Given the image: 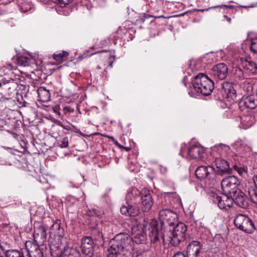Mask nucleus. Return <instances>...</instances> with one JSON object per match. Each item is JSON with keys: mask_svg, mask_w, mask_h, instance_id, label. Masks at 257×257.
Returning a JSON list of instances; mask_svg holds the SVG:
<instances>
[{"mask_svg": "<svg viewBox=\"0 0 257 257\" xmlns=\"http://www.w3.org/2000/svg\"><path fill=\"white\" fill-rule=\"evenodd\" d=\"M148 228V235L151 241L155 243L162 237L165 241V236L162 235V233L158 229V223L156 220H152L148 223L145 221L139 224L136 223L132 228V239L137 244H141L145 242L146 240L147 229Z\"/></svg>", "mask_w": 257, "mask_h": 257, "instance_id": "1", "label": "nucleus"}, {"mask_svg": "<svg viewBox=\"0 0 257 257\" xmlns=\"http://www.w3.org/2000/svg\"><path fill=\"white\" fill-rule=\"evenodd\" d=\"M130 239L125 233L116 234L110 241L107 257H123V250L129 243Z\"/></svg>", "mask_w": 257, "mask_h": 257, "instance_id": "2", "label": "nucleus"}, {"mask_svg": "<svg viewBox=\"0 0 257 257\" xmlns=\"http://www.w3.org/2000/svg\"><path fill=\"white\" fill-rule=\"evenodd\" d=\"M192 83L196 92L206 96L210 95L214 88L213 82L203 73L196 75Z\"/></svg>", "mask_w": 257, "mask_h": 257, "instance_id": "3", "label": "nucleus"}, {"mask_svg": "<svg viewBox=\"0 0 257 257\" xmlns=\"http://www.w3.org/2000/svg\"><path fill=\"white\" fill-rule=\"evenodd\" d=\"M234 225L238 229L247 233H251L255 230L253 221L246 215L238 214L234 220Z\"/></svg>", "mask_w": 257, "mask_h": 257, "instance_id": "4", "label": "nucleus"}, {"mask_svg": "<svg viewBox=\"0 0 257 257\" xmlns=\"http://www.w3.org/2000/svg\"><path fill=\"white\" fill-rule=\"evenodd\" d=\"M187 226L182 222L178 223L169 233V241L173 246L178 245L185 238Z\"/></svg>", "mask_w": 257, "mask_h": 257, "instance_id": "5", "label": "nucleus"}, {"mask_svg": "<svg viewBox=\"0 0 257 257\" xmlns=\"http://www.w3.org/2000/svg\"><path fill=\"white\" fill-rule=\"evenodd\" d=\"M239 184L240 181L236 177L229 176L222 180L221 185L224 193L231 196L239 190L237 188Z\"/></svg>", "mask_w": 257, "mask_h": 257, "instance_id": "6", "label": "nucleus"}, {"mask_svg": "<svg viewBox=\"0 0 257 257\" xmlns=\"http://www.w3.org/2000/svg\"><path fill=\"white\" fill-rule=\"evenodd\" d=\"M196 177L200 180L216 181L217 180L215 169L211 166H200L195 171Z\"/></svg>", "mask_w": 257, "mask_h": 257, "instance_id": "7", "label": "nucleus"}, {"mask_svg": "<svg viewBox=\"0 0 257 257\" xmlns=\"http://www.w3.org/2000/svg\"><path fill=\"white\" fill-rule=\"evenodd\" d=\"M211 199L213 203L218 204L221 209L227 210L233 205L232 197L230 198L225 193L219 195L213 194L211 196Z\"/></svg>", "mask_w": 257, "mask_h": 257, "instance_id": "8", "label": "nucleus"}, {"mask_svg": "<svg viewBox=\"0 0 257 257\" xmlns=\"http://www.w3.org/2000/svg\"><path fill=\"white\" fill-rule=\"evenodd\" d=\"M203 148L197 145H194L191 146L187 151L186 152L185 146H182L180 155L182 157H184L186 154H188L190 158L192 159H198L202 157L204 153Z\"/></svg>", "mask_w": 257, "mask_h": 257, "instance_id": "9", "label": "nucleus"}, {"mask_svg": "<svg viewBox=\"0 0 257 257\" xmlns=\"http://www.w3.org/2000/svg\"><path fill=\"white\" fill-rule=\"evenodd\" d=\"M177 214L169 209H165L159 212V219L162 224L171 226L176 222Z\"/></svg>", "mask_w": 257, "mask_h": 257, "instance_id": "10", "label": "nucleus"}, {"mask_svg": "<svg viewBox=\"0 0 257 257\" xmlns=\"http://www.w3.org/2000/svg\"><path fill=\"white\" fill-rule=\"evenodd\" d=\"M94 242L90 236L83 237L81 239V248L85 257H91L93 254Z\"/></svg>", "mask_w": 257, "mask_h": 257, "instance_id": "11", "label": "nucleus"}, {"mask_svg": "<svg viewBox=\"0 0 257 257\" xmlns=\"http://www.w3.org/2000/svg\"><path fill=\"white\" fill-rule=\"evenodd\" d=\"M120 212L126 216H136L140 213V210L137 203H125L120 208Z\"/></svg>", "mask_w": 257, "mask_h": 257, "instance_id": "12", "label": "nucleus"}, {"mask_svg": "<svg viewBox=\"0 0 257 257\" xmlns=\"http://www.w3.org/2000/svg\"><path fill=\"white\" fill-rule=\"evenodd\" d=\"M25 246L29 257H44L43 253L40 246L32 241H27Z\"/></svg>", "mask_w": 257, "mask_h": 257, "instance_id": "13", "label": "nucleus"}, {"mask_svg": "<svg viewBox=\"0 0 257 257\" xmlns=\"http://www.w3.org/2000/svg\"><path fill=\"white\" fill-rule=\"evenodd\" d=\"M231 197L238 206L242 208H246L248 206V200L244 194L238 190L236 192L231 195Z\"/></svg>", "mask_w": 257, "mask_h": 257, "instance_id": "14", "label": "nucleus"}, {"mask_svg": "<svg viewBox=\"0 0 257 257\" xmlns=\"http://www.w3.org/2000/svg\"><path fill=\"white\" fill-rule=\"evenodd\" d=\"M228 74L227 65L223 63L214 66L212 69V74L216 78L220 80L225 78Z\"/></svg>", "mask_w": 257, "mask_h": 257, "instance_id": "15", "label": "nucleus"}, {"mask_svg": "<svg viewBox=\"0 0 257 257\" xmlns=\"http://www.w3.org/2000/svg\"><path fill=\"white\" fill-rule=\"evenodd\" d=\"M214 165L216 166V170H215L216 175L218 174L223 175L230 172V168L228 162L221 158H217L214 162Z\"/></svg>", "mask_w": 257, "mask_h": 257, "instance_id": "16", "label": "nucleus"}, {"mask_svg": "<svg viewBox=\"0 0 257 257\" xmlns=\"http://www.w3.org/2000/svg\"><path fill=\"white\" fill-rule=\"evenodd\" d=\"M142 209L144 212H148L151 208L153 205L152 196L150 191L144 189L141 192Z\"/></svg>", "mask_w": 257, "mask_h": 257, "instance_id": "17", "label": "nucleus"}, {"mask_svg": "<svg viewBox=\"0 0 257 257\" xmlns=\"http://www.w3.org/2000/svg\"><path fill=\"white\" fill-rule=\"evenodd\" d=\"M201 245L199 241H193L190 242L187 248L186 257H200Z\"/></svg>", "mask_w": 257, "mask_h": 257, "instance_id": "18", "label": "nucleus"}, {"mask_svg": "<svg viewBox=\"0 0 257 257\" xmlns=\"http://www.w3.org/2000/svg\"><path fill=\"white\" fill-rule=\"evenodd\" d=\"M222 86L226 98L229 100H234L236 97V94L232 83L225 81L223 82Z\"/></svg>", "mask_w": 257, "mask_h": 257, "instance_id": "19", "label": "nucleus"}, {"mask_svg": "<svg viewBox=\"0 0 257 257\" xmlns=\"http://www.w3.org/2000/svg\"><path fill=\"white\" fill-rule=\"evenodd\" d=\"M239 104L240 107L253 109L257 106V98L254 95H250L243 98Z\"/></svg>", "mask_w": 257, "mask_h": 257, "instance_id": "20", "label": "nucleus"}, {"mask_svg": "<svg viewBox=\"0 0 257 257\" xmlns=\"http://www.w3.org/2000/svg\"><path fill=\"white\" fill-rule=\"evenodd\" d=\"M0 85L4 89L8 90L9 93H12L16 90L18 86V82L12 78L10 80L2 79L0 82Z\"/></svg>", "mask_w": 257, "mask_h": 257, "instance_id": "21", "label": "nucleus"}, {"mask_svg": "<svg viewBox=\"0 0 257 257\" xmlns=\"http://www.w3.org/2000/svg\"><path fill=\"white\" fill-rule=\"evenodd\" d=\"M141 193L136 188L131 189L127 193L125 197L126 203H136L140 199Z\"/></svg>", "mask_w": 257, "mask_h": 257, "instance_id": "22", "label": "nucleus"}, {"mask_svg": "<svg viewBox=\"0 0 257 257\" xmlns=\"http://www.w3.org/2000/svg\"><path fill=\"white\" fill-rule=\"evenodd\" d=\"M39 100L43 102H47L50 100L51 95L49 90L44 87H40L37 90Z\"/></svg>", "mask_w": 257, "mask_h": 257, "instance_id": "23", "label": "nucleus"}, {"mask_svg": "<svg viewBox=\"0 0 257 257\" xmlns=\"http://www.w3.org/2000/svg\"><path fill=\"white\" fill-rule=\"evenodd\" d=\"M61 222L60 220H57L51 226L49 233L55 235L62 236L64 235V229L61 226Z\"/></svg>", "mask_w": 257, "mask_h": 257, "instance_id": "24", "label": "nucleus"}, {"mask_svg": "<svg viewBox=\"0 0 257 257\" xmlns=\"http://www.w3.org/2000/svg\"><path fill=\"white\" fill-rule=\"evenodd\" d=\"M35 228V236H39L41 239L44 240L47 237V231L48 230V226L43 224H39L34 226Z\"/></svg>", "mask_w": 257, "mask_h": 257, "instance_id": "25", "label": "nucleus"}, {"mask_svg": "<svg viewBox=\"0 0 257 257\" xmlns=\"http://www.w3.org/2000/svg\"><path fill=\"white\" fill-rule=\"evenodd\" d=\"M244 70L251 74L257 73V64L252 61L244 60L242 62Z\"/></svg>", "mask_w": 257, "mask_h": 257, "instance_id": "26", "label": "nucleus"}, {"mask_svg": "<svg viewBox=\"0 0 257 257\" xmlns=\"http://www.w3.org/2000/svg\"><path fill=\"white\" fill-rule=\"evenodd\" d=\"M253 180L255 188L252 187L248 188L247 192L251 201L257 204V175L253 177Z\"/></svg>", "mask_w": 257, "mask_h": 257, "instance_id": "27", "label": "nucleus"}, {"mask_svg": "<svg viewBox=\"0 0 257 257\" xmlns=\"http://www.w3.org/2000/svg\"><path fill=\"white\" fill-rule=\"evenodd\" d=\"M61 257H79V253L74 248L66 246Z\"/></svg>", "mask_w": 257, "mask_h": 257, "instance_id": "28", "label": "nucleus"}, {"mask_svg": "<svg viewBox=\"0 0 257 257\" xmlns=\"http://www.w3.org/2000/svg\"><path fill=\"white\" fill-rule=\"evenodd\" d=\"M15 69L14 67L11 64H7L5 66H3L0 69V73L4 75H8L12 76L14 74L13 70Z\"/></svg>", "mask_w": 257, "mask_h": 257, "instance_id": "29", "label": "nucleus"}, {"mask_svg": "<svg viewBox=\"0 0 257 257\" xmlns=\"http://www.w3.org/2000/svg\"><path fill=\"white\" fill-rule=\"evenodd\" d=\"M5 257H24L23 253L17 250H8L5 253Z\"/></svg>", "mask_w": 257, "mask_h": 257, "instance_id": "30", "label": "nucleus"}, {"mask_svg": "<svg viewBox=\"0 0 257 257\" xmlns=\"http://www.w3.org/2000/svg\"><path fill=\"white\" fill-rule=\"evenodd\" d=\"M233 74L236 78L239 80H243L246 78V75L243 72L242 70L239 68H234Z\"/></svg>", "mask_w": 257, "mask_h": 257, "instance_id": "31", "label": "nucleus"}, {"mask_svg": "<svg viewBox=\"0 0 257 257\" xmlns=\"http://www.w3.org/2000/svg\"><path fill=\"white\" fill-rule=\"evenodd\" d=\"M18 64L22 66H28L30 64V59L27 57L20 56L18 58Z\"/></svg>", "mask_w": 257, "mask_h": 257, "instance_id": "32", "label": "nucleus"}, {"mask_svg": "<svg viewBox=\"0 0 257 257\" xmlns=\"http://www.w3.org/2000/svg\"><path fill=\"white\" fill-rule=\"evenodd\" d=\"M68 55L69 53L67 51H62L58 54H54L53 57L56 61H61L64 57L67 56Z\"/></svg>", "mask_w": 257, "mask_h": 257, "instance_id": "33", "label": "nucleus"}, {"mask_svg": "<svg viewBox=\"0 0 257 257\" xmlns=\"http://www.w3.org/2000/svg\"><path fill=\"white\" fill-rule=\"evenodd\" d=\"M80 196H72V195H68L66 197V201L67 203H70V204L73 205L77 201H78V199Z\"/></svg>", "mask_w": 257, "mask_h": 257, "instance_id": "34", "label": "nucleus"}, {"mask_svg": "<svg viewBox=\"0 0 257 257\" xmlns=\"http://www.w3.org/2000/svg\"><path fill=\"white\" fill-rule=\"evenodd\" d=\"M250 49L253 53H257V39L251 40Z\"/></svg>", "mask_w": 257, "mask_h": 257, "instance_id": "35", "label": "nucleus"}, {"mask_svg": "<svg viewBox=\"0 0 257 257\" xmlns=\"http://www.w3.org/2000/svg\"><path fill=\"white\" fill-rule=\"evenodd\" d=\"M70 0H56L61 7H64L68 4Z\"/></svg>", "mask_w": 257, "mask_h": 257, "instance_id": "36", "label": "nucleus"}, {"mask_svg": "<svg viewBox=\"0 0 257 257\" xmlns=\"http://www.w3.org/2000/svg\"><path fill=\"white\" fill-rule=\"evenodd\" d=\"M59 146L62 148H67L68 146V140L67 138L63 139V141L60 144Z\"/></svg>", "mask_w": 257, "mask_h": 257, "instance_id": "37", "label": "nucleus"}, {"mask_svg": "<svg viewBox=\"0 0 257 257\" xmlns=\"http://www.w3.org/2000/svg\"><path fill=\"white\" fill-rule=\"evenodd\" d=\"M64 109L70 113H72L74 111V109L69 106H66L64 108Z\"/></svg>", "mask_w": 257, "mask_h": 257, "instance_id": "38", "label": "nucleus"}, {"mask_svg": "<svg viewBox=\"0 0 257 257\" xmlns=\"http://www.w3.org/2000/svg\"><path fill=\"white\" fill-rule=\"evenodd\" d=\"M173 257H186V255L182 252H178L176 253Z\"/></svg>", "mask_w": 257, "mask_h": 257, "instance_id": "39", "label": "nucleus"}, {"mask_svg": "<svg viewBox=\"0 0 257 257\" xmlns=\"http://www.w3.org/2000/svg\"><path fill=\"white\" fill-rule=\"evenodd\" d=\"M223 18H224L229 23H231V20L230 18L228 17L226 15H224Z\"/></svg>", "mask_w": 257, "mask_h": 257, "instance_id": "40", "label": "nucleus"}, {"mask_svg": "<svg viewBox=\"0 0 257 257\" xmlns=\"http://www.w3.org/2000/svg\"><path fill=\"white\" fill-rule=\"evenodd\" d=\"M111 57L112 58V60H111L109 64V66H110V67H111L112 66L113 61L114 60V59L115 58L114 56H110L109 59H110Z\"/></svg>", "mask_w": 257, "mask_h": 257, "instance_id": "41", "label": "nucleus"}, {"mask_svg": "<svg viewBox=\"0 0 257 257\" xmlns=\"http://www.w3.org/2000/svg\"><path fill=\"white\" fill-rule=\"evenodd\" d=\"M217 8H231L232 6H228V5H221L217 7Z\"/></svg>", "mask_w": 257, "mask_h": 257, "instance_id": "42", "label": "nucleus"}, {"mask_svg": "<svg viewBox=\"0 0 257 257\" xmlns=\"http://www.w3.org/2000/svg\"><path fill=\"white\" fill-rule=\"evenodd\" d=\"M255 6L254 5H251L250 6H242V8H253Z\"/></svg>", "mask_w": 257, "mask_h": 257, "instance_id": "43", "label": "nucleus"}, {"mask_svg": "<svg viewBox=\"0 0 257 257\" xmlns=\"http://www.w3.org/2000/svg\"><path fill=\"white\" fill-rule=\"evenodd\" d=\"M223 147V148H227L228 147L227 146L223 145V144H221L220 145V147Z\"/></svg>", "mask_w": 257, "mask_h": 257, "instance_id": "44", "label": "nucleus"}, {"mask_svg": "<svg viewBox=\"0 0 257 257\" xmlns=\"http://www.w3.org/2000/svg\"><path fill=\"white\" fill-rule=\"evenodd\" d=\"M163 169H164L165 171H166V170H167V169H166V168L165 167L162 168L161 169V171H162Z\"/></svg>", "mask_w": 257, "mask_h": 257, "instance_id": "45", "label": "nucleus"}, {"mask_svg": "<svg viewBox=\"0 0 257 257\" xmlns=\"http://www.w3.org/2000/svg\"><path fill=\"white\" fill-rule=\"evenodd\" d=\"M78 191L80 193V194H83V193L81 192V191L80 189H78Z\"/></svg>", "mask_w": 257, "mask_h": 257, "instance_id": "46", "label": "nucleus"}, {"mask_svg": "<svg viewBox=\"0 0 257 257\" xmlns=\"http://www.w3.org/2000/svg\"><path fill=\"white\" fill-rule=\"evenodd\" d=\"M115 144H116V145L117 146H118L119 148H121V146L120 145H119V144H118L117 143H116Z\"/></svg>", "mask_w": 257, "mask_h": 257, "instance_id": "47", "label": "nucleus"}, {"mask_svg": "<svg viewBox=\"0 0 257 257\" xmlns=\"http://www.w3.org/2000/svg\"><path fill=\"white\" fill-rule=\"evenodd\" d=\"M97 225V224H96V226H91V227L93 228H96V226Z\"/></svg>", "mask_w": 257, "mask_h": 257, "instance_id": "48", "label": "nucleus"}, {"mask_svg": "<svg viewBox=\"0 0 257 257\" xmlns=\"http://www.w3.org/2000/svg\"><path fill=\"white\" fill-rule=\"evenodd\" d=\"M59 201H61L60 200H57V203H58V204H59Z\"/></svg>", "mask_w": 257, "mask_h": 257, "instance_id": "49", "label": "nucleus"}, {"mask_svg": "<svg viewBox=\"0 0 257 257\" xmlns=\"http://www.w3.org/2000/svg\"><path fill=\"white\" fill-rule=\"evenodd\" d=\"M56 112H57L59 115H60V112H57V111Z\"/></svg>", "mask_w": 257, "mask_h": 257, "instance_id": "50", "label": "nucleus"}, {"mask_svg": "<svg viewBox=\"0 0 257 257\" xmlns=\"http://www.w3.org/2000/svg\"><path fill=\"white\" fill-rule=\"evenodd\" d=\"M97 68H98V69H100V67L99 66H97Z\"/></svg>", "mask_w": 257, "mask_h": 257, "instance_id": "51", "label": "nucleus"}]
</instances>
